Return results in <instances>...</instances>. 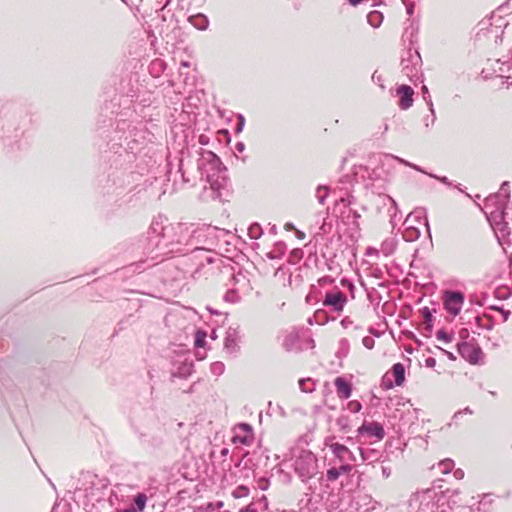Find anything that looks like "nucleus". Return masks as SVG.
Here are the masks:
<instances>
[{
	"instance_id": "f257e3e1",
	"label": "nucleus",
	"mask_w": 512,
	"mask_h": 512,
	"mask_svg": "<svg viewBox=\"0 0 512 512\" xmlns=\"http://www.w3.org/2000/svg\"><path fill=\"white\" fill-rule=\"evenodd\" d=\"M162 215L153 218L140 245L152 261L169 254H188L190 249V224L167 223Z\"/></svg>"
},
{
	"instance_id": "f03ea898",
	"label": "nucleus",
	"mask_w": 512,
	"mask_h": 512,
	"mask_svg": "<svg viewBox=\"0 0 512 512\" xmlns=\"http://www.w3.org/2000/svg\"><path fill=\"white\" fill-rule=\"evenodd\" d=\"M509 199V182L504 181L499 192L491 194L485 199L484 208L482 209L505 253H507L505 248L506 238L510 235L508 224L505 222V209Z\"/></svg>"
},
{
	"instance_id": "7ed1b4c3",
	"label": "nucleus",
	"mask_w": 512,
	"mask_h": 512,
	"mask_svg": "<svg viewBox=\"0 0 512 512\" xmlns=\"http://www.w3.org/2000/svg\"><path fill=\"white\" fill-rule=\"evenodd\" d=\"M207 264H216L222 280H227L225 285L227 291L224 294V300L229 303H238L242 294L251 290L250 280L246 272L234 266L230 259H223L221 256H208Z\"/></svg>"
},
{
	"instance_id": "20e7f679",
	"label": "nucleus",
	"mask_w": 512,
	"mask_h": 512,
	"mask_svg": "<svg viewBox=\"0 0 512 512\" xmlns=\"http://www.w3.org/2000/svg\"><path fill=\"white\" fill-rule=\"evenodd\" d=\"M190 232L192 234L190 235L191 253L204 251L207 254L205 259L210 255L219 256L213 250L221 241L228 243L226 237L230 235L227 230L211 225L190 224Z\"/></svg>"
},
{
	"instance_id": "39448f33",
	"label": "nucleus",
	"mask_w": 512,
	"mask_h": 512,
	"mask_svg": "<svg viewBox=\"0 0 512 512\" xmlns=\"http://www.w3.org/2000/svg\"><path fill=\"white\" fill-rule=\"evenodd\" d=\"M201 176L205 177L212 191L213 198L221 197V190L228 184L227 168L212 151H206L198 163Z\"/></svg>"
},
{
	"instance_id": "423d86ee",
	"label": "nucleus",
	"mask_w": 512,
	"mask_h": 512,
	"mask_svg": "<svg viewBox=\"0 0 512 512\" xmlns=\"http://www.w3.org/2000/svg\"><path fill=\"white\" fill-rule=\"evenodd\" d=\"M393 160L385 159V154L379 156L370 162V165H360L355 168L354 175L364 182L367 189H371L373 193L382 194L388 180L389 172L385 168L389 166Z\"/></svg>"
},
{
	"instance_id": "0eeeda50",
	"label": "nucleus",
	"mask_w": 512,
	"mask_h": 512,
	"mask_svg": "<svg viewBox=\"0 0 512 512\" xmlns=\"http://www.w3.org/2000/svg\"><path fill=\"white\" fill-rule=\"evenodd\" d=\"M142 126V123H138ZM116 133L119 135V145L124 147L125 150L131 152L135 149V145L140 142L141 134L143 133L142 127L133 125V122L128 119H119L116 124Z\"/></svg>"
},
{
	"instance_id": "6e6552de",
	"label": "nucleus",
	"mask_w": 512,
	"mask_h": 512,
	"mask_svg": "<svg viewBox=\"0 0 512 512\" xmlns=\"http://www.w3.org/2000/svg\"><path fill=\"white\" fill-rule=\"evenodd\" d=\"M294 470L303 482L313 478L318 471V460L308 450H301L294 461Z\"/></svg>"
},
{
	"instance_id": "1a4fd4ad",
	"label": "nucleus",
	"mask_w": 512,
	"mask_h": 512,
	"mask_svg": "<svg viewBox=\"0 0 512 512\" xmlns=\"http://www.w3.org/2000/svg\"><path fill=\"white\" fill-rule=\"evenodd\" d=\"M421 63V57L417 51L408 50L402 58V72L411 82L421 80Z\"/></svg>"
},
{
	"instance_id": "9d476101",
	"label": "nucleus",
	"mask_w": 512,
	"mask_h": 512,
	"mask_svg": "<svg viewBox=\"0 0 512 512\" xmlns=\"http://www.w3.org/2000/svg\"><path fill=\"white\" fill-rule=\"evenodd\" d=\"M440 495L433 489L416 494L414 501L418 502V509L416 512H436L438 503L441 501Z\"/></svg>"
},
{
	"instance_id": "9b49d317",
	"label": "nucleus",
	"mask_w": 512,
	"mask_h": 512,
	"mask_svg": "<svg viewBox=\"0 0 512 512\" xmlns=\"http://www.w3.org/2000/svg\"><path fill=\"white\" fill-rule=\"evenodd\" d=\"M465 296L461 291L447 290L443 293L444 308L448 313L457 316L464 304Z\"/></svg>"
},
{
	"instance_id": "f8f14e48",
	"label": "nucleus",
	"mask_w": 512,
	"mask_h": 512,
	"mask_svg": "<svg viewBox=\"0 0 512 512\" xmlns=\"http://www.w3.org/2000/svg\"><path fill=\"white\" fill-rule=\"evenodd\" d=\"M405 381V367L402 363H395L389 372L382 378V386L385 389H392L394 386H401Z\"/></svg>"
},
{
	"instance_id": "ddd939ff",
	"label": "nucleus",
	"mask_w": 512,
	"mask_h": 512,
	"mask_svg": "<svg viewBox=\"0 0 512 512\" xmlns=\"http://www.w3.org/2000/svg\"><path fill=\"white\" fill-rule=\"evenodd\" d=\"M413 221H416L418 222L419 224H424L427 229L429 230V224H428V219L426 216H421V215H414L413 213H410L403 225L405 226V230L403 232V238L405 239V241H408V242H412V241H415L419 238L420 236V230L415 227V226H410V222H413Z\"/></svg>"
},
{
	"instance_id": "4468645a",
	"label": "nucleus",
	"mask_w": 512,
	"mask_h": 512,
	"mask_svg": "<svg viewBox=\"0 0 512 512\" xmlns=\"http://www.w3.org/2000/svg\"><path fill=\"white\" fill-rule=\"evenodd\" d=\"M457 351L470 364H478L483 355L482 349L477 343L466 341L457 344Z\"/></svg>"
},
{
	"instance_id": "2eb2a0df",
	"label": "nucleus",
	"mask_w": 512,
	"mask_h": 512,
	"mask_svg": "<svg viewBox=\"0 0 512 512\" xmlns=\"http://www.w3.org/2000/svg\"><path fill=\"white\" fill-rule=\"evenodd\" d=\"M133 429L143 447L155 450L162 446L164 438L161 434L145 432L136 425H133Z\"/></svg>"
},
{
	"instance_id": "dca6fc26",
	"label": "nucleus",
	"mask_w": 512,
	"mask_h": 512,
	"mask_svg": "<svg viewBox=\"0 0 512 512\" xmlns=\"http://www.w3.org/2000/svg\"><path fill=\"white\" fill-rule=\"evenodd\" d=\"M347 302V296L342 291L335 290L325 294V297L322 300V305L324 307H329L334 312L340 313L343 311Z\"/></svg>"
},
{
	"instance_id": "f3484780",
	"label": "nucleus",
	"mask_w": 512,
	"mask_h": 512,
	"mask_svg": "<svg viewBox=\"0 0 512 512\" xmlns=\"http://www.w3.org/2000/svg\"><path fill=\"white\" fill-rule=\"evenodd\" d=\"M357 433L359 436L367 435L370 438H376L382 440L385 436L383 425L379 422H364L358 429Z\"/></svg>"
},
{
	"instance_id": "a211bd4d",
	"label": "nucleus",
	"mask_w": 512,
	"mask_h": 512,
	"mask_svg": "<svg viewBox=\"0 0 512 512\" xmlns=\"http://www.w3.org/2000/svg\"><path fill=\"white\" fill-rule=\"evenodd\" d=\"M335 459L338 460L339 463L346 462H355L356 457L352 453V451L343 444L340 443H331L327 444Z\"/></svg>"
},
{
	"instance_id": "6ab92c4d",
	"label": "nucleus",
	"mask_w": 512,
	"mask_h": 512,
	"mask_svg": "<svg viewBox=\"0 0 512 512\" xmlns=\"http://www.w3.org/2000/svg\"><path fill=\"white\" fill-rule=\"evenodd\" d=\"M254 440L252 426L248 423H240L236 427V433L233 436L234 443L250 445Z\"/></svg>"
},
{
	"instance_id": "aec40b11",
	"label": "nucleus",
	"mask_w": 512,
	"mask_h": 512,
	"mask_svg": "<svg viewBox=\"0 0 512 512\" xmlns=\"http://www.w3.org/2000/svg\"><path fill=\"white\" fill-rule=\"evenodd\" d=\"M355 202V198L348 194L347 197H342L339 200V203L342 204L344 207H347V211H343L342 215L344 218H346L351 224L358 228L359 227V219L361 218V215L354 209H351L350 206Z\"/></svg>"
},
{
	"instance_id": "412c9836",
	"label": "nucleus",
	"mask_w": 512,
	"mask_h": 512,
	"mask_svg": "<svg viewBox=\"0 0 512 512\" xmlns=\"http://www.w3.org/2000/svg\"><path fill=\"white\" fill-rule=\"evenodd\" d=\"M397 95L400 96L399 107L402 110H407L413 105V89L408 85H401L397 88Z\"/></svg>"
},
{
	"instance_id": "4be33fe9",
	"label": "nucleus",
	"mask_w": 512,
	"mask_h": 512,
	"mask_svg": "<svg viewBox=\"0 0 512 512\" xmlns=\"http://www.w3.org/2000/svg\"><path fill=\"white\" fill-rule=\"evenodd\" d=\"M224 348L230 354L238 351V331L235 328H229L224 339Z\"/></svg>"
},
{
	"instance_id": "5701e85b",
	"label": "nucleus",
	"mask_w": 512,
	"mask_h": 512,
	"mask_svg": "<svg viewBox=\"0 0 512 512\" xmlns=\"http://www.w3.org/2000/svg\"><path fill=\"white\" fill-rule=\"evenodd\" d=\"M339 398L348 399L352 394V385L343 377H337L334 381Z\"/></svg>"
},
{
	"instance_id": "b1692460",
	"label": "nucleus",
	"mask_w": 512,
	"mask_h": 512,
	"mask_svg": "<svg viewBox=\"0 0 512 512\" xmlns=\"http://www.w3.org/2000/svg\"><path fill=\"white\" fill-rule=\"evenodd\" d=\"M388 202L390 207L388 212L390 214V223L393 227H395L401 221V214L398 209V205L396 201L389 195H384L383 203L386 204Z\"/></svg>"
},
{
	"instance_id": "393cba45",
	"label": "nucleus",
	"mask_w": 512,
	"mask_h": 512,
	"mask_svg": "<svg viewBox=\"0 0 512 512\" xmlns=\"http://www.w3.org/2000/svg\"><path fill=\"white\" fill-rule=\"evenodd\" d=\"M359 450L363 462L367 464L382 461L383 454L379 450L373 448H359Z\"/></svg>"
},
{
	"instance_id": "a878e982",
	"label": "nucleus",
	"mask_w": 512,
	"mask_h": 512,
	"mask_svg": "<svg viewBox=\"0 0 512 512\" xmlns=\"http://www.w3.org/2000/svg\"><path fill=\"white\" fill-rule=\"evenodd\" d=\"M189 22L198 30L204 31L209 25L208 18L203 14H197L189 17Z\"/></svg>"
},
{
	"instance_id": "bb28decb",
	"label": "nucleus",
	"mask_w": 512,
	"mask_h": 512,
	"mask_svg": "<svg viewBox=\"0 0 512 512\" xmlns=\"http://www.w3.org/2000/svg\"><path fill=\"white\" fill-rule=\"evenodd\" d=\"M420 314L424 320V330L427 333H431L433 329V315L429 307H423L420 309Z\"/></svg>"
},
{
	"instance_id": "cd10ccee",
	"label": "nucleus",
	"mask_w": 512,
	"mask_h": 512,
	"mask_svg": "<svg viewBox=\"0 0 512 512\" xmlns=\"http://www.w3.org/2000/svg\"><path fill=\"white\" fill-rule=\"evenodd\" d=\"M421 93H422V98L426 102L427 106L429 107L430 113H431V124H434L435 120H436V114H435L432 98H431L428 87L423 85L421 87Z\"/></svg>"
},
{
	"instance_id": "c85d7f7f",
	"label": "nucleus",
	"mask_w": 512,
	"mask_h": 512,
	"mask_svg": "<svg viewBox=\"0 0 512 512\" xmlns=\"http://www.w3.org/2000/svg\"><path fill=\"white\" fill-rule=\"evenodd\" d=\"M383 14L380 11L374 10L368 13L367 22L374 28H378L383 22Z\"/></svg>"
},
{
	"instance_id": "c756f323",
	"label": "nucleus",
	"mask_w": 512,
	"mask_h": 512,
	"mask_svg": "<svg viewBox=\"0 0 512 512\" xmlns=\"http://www.w3.org/2000/svg\"><path fill=\"white\" fill-rule=\"evenodd\" d=\"M385 159L397 161L398 163L408 166L418 172L427 174L420 166L410 163L409 161H407L403 158H400L398 156H395L392 154H385Z\"/></svg>"
},
{
	"instance_id": "7c9ffc66",
	"label": "nucleus",
	"mask_w": 512,
	"mask_h": 512,
	"mask_svg": "<svg viewBox=\"0 0 512 512\" xmlns=\"http://www.w3.org/2000/svg\"><path fill=\"white\" fill-rule=\"evenodd\" d=\"M192 370H193L192 362H183L181 364V366H179L178 370L173 373V376L185 378L192 373Z\"/></svg>"
},
{
	"instance_id": "2f4dec72",
	"label": "nucleus",
	"mask_w": 512,
	"mask_h": 512,
	"mask_svg": "<svg viewBox=\"0 0 512 512\" xmlns=\"http://www.w3.org/2000/svg\"><path fill=\"white\" fill-rule=\"evenodd\" d=\"M329 191H330L329 187L325 186V185H319L316 188V198H317L319 204H321V205L325 204V201L329 195Z\"/></svg>"
},
{
	"instance_id": "473e14b6",
	"label": "nucleus",
	"mask_w": 512,
	"mask_h": 512,
	"mask_svg": "<svg viewBox=\"0 0 512 512\" xmlns=\"http://www.w3.org/2000/svg\"><path fill=\"white\" fill-rule=\"evenodd\" d=\"M147 502V496L144 493H138L134 497V507L138 510V512H141L145 509Z\"/></svg>"
},
{
	"instance_id": "72a5a7b5",
	"label": "nucleus",
	"mask_w": 512,
	"mask_h": 512,
	"mask_svg": "<svg viewBox=\"0 0 512 512\" xmlns=\"http://www.w3.org/2000/svg\"><path fill=\"white\" fill-rule=\"evenodd\" d=\"M349 349H350V344H349L348 339L342 338L339 341V349L336 353L337 357H339V358L346 357L349 353Z\"/></svg>"
},
{
	"instance_id": "f704fd0d",
	"label": "nucleus",
	"mask_w": 512,
	"mask_h": 512,
	"mask_svg": "<svg viewBox=\"0 0 512 512\" xmlns=\"http://www.w3.org/2000/svg\"><path fill=\"white\" fill-rule=\"evenodd\" d=\"M248 234L250 236L251 239H258L261 237L262 235V228L260 227L259 224L255 223V224H252L249 228H248Z\"/></svg>"
},
{
	"instance_id": "c9c22d12",
	"label": "nucleus",
	"mask_w": 512,
	"mask_h": 512,
	"mask_svg": "<svg viewBox=\"0 0 512 512\" xmlns=\"http://www.w3.org/2000/svg\"><path fill=\"white\" fill-rule=\"evenodd\" d=\"M395 249V243L393 240L384 241L381 245V251L385 256H389L393 253Z\"/></svg>"
},
{
	"instance_id": "e433bc0d",
	"label": "nucleus",
	"mask_w": 512,
	"mask_h": 512,
	"mask_svg": "<svg viewBox=\"0 0 512 512\" xmlns=\"http://www.w3.org/2000/svg\"><path fill=\"white\" fill-rule=\"evenodd\" d=\"M206 332L203 330H197L195 335V346L196 347H204L206 344Z\"/></svg>"
},
{
	"instance_id": "4c0bfd02",
	"label": "nucleus",
	"mask_w": 512,
	"mask_h": 512,
	"mask_svg": "<svg viewBox=\"0 0 512 512\" xmlns=\"http://www.w3.org/2000/svg\"><path fill=\"white\" fill-rule=\"evenodd\" d=\"M454 467V462L451 459L442 460L439 463V468L443 474L449 473Z\"/></svg>"
},
{
	"instance_id": "58836bf2",
	"label": "nucleus",
	"mask_w": 512,
	"mask_h": 512,
	"mask_svg": "<svg viewBox=\"0 0 512 512\" xmlns=\"http://www.w3.org/2000/svg\"><path fill=\"white\" fill-rule=\"evenodd\" d=\"M211 373L215 376H220L224 373L225 366L222 362H214L210 367Z\"/></svg>"
},
{
	"instance_id": "ea45409f",
	"label": "nucleus",
	"mask_w": 512,
	"mask_h": 512,
	"mask_svg": "<svg viewBox=\"0 0 512 512\" xmlns=\"http://www.w3.org/2000/svg\"><path fill=\"white\" fill-rule=\"evenodd\" d=\"M85 477L89 480V483H91V485H92L89 488L88 487L84 488V490L86 492V496H94L95 494H94L93 486L95 485V481L97 480V477H96V475H92L89 473Z\"/></svg>"
},
{
	"instance_id": "a19ab883",
	"label": "nucleus",
	"mask_w": 512,
	"mask_h": 512,
	"mask_svg": "<svg viewBox=\"0 0 512 512\" xmlns=\"http://www.w3.org/2000/svg\"><path fill=\"white\" fill-rule=\"evenodd\" d=\"M340 476L339 470L337 467H331L326 472L327 481L333 482L336 481Z\"/></svg>"
},
{
	"instance_id": "79ce46f5",
	"label": "nucleus",
	"mask_w": 512,
	"mask_h": 512,
	"mask_svg": "<svg viewBox=\"0 0 512 512\" xmlns=\"http://www.w3.org/2000/svg\"><path fill=\"white\" fill-rule=\"evenodd\" d=\"M436 337L438 340L444 341L446 343H449L453 339V335L445 331L444 329H440L436 333Z\"/></svg>"
},
{
	"instance_id": "37998d69",
	"label": "nucleus",
	"mask_w": 512,
	"mask_h": 512,
	"mask_svg": "<svg viewBox=\"0 0 512 512\" xmlns=\"http://www.w3.org/2000/svg\"><path fill=\"white\" fill-rule=\"evenodd\" d=\"M296 339H297V336L293 335V334H290L285 338L284 347H285L286 351L293 350V345H294V342L296 341Z\"/></svg>"
},
{
	"instance_id": "c03bdc74",
	"label": "nucleus",
	"mask_w": 512,
	"mask_h": 512,
	"mask_svg": "<svg viewBox=\"0 0 512 512\" xmlns=\"http://www.w3.org/2000/svg\"><path fill=\"white\" fill-rule=\"evenodd\" d=\"M352 462L340 463L338 467L339 473L341 474H349L353 470Z\"/></svg>"
},
{
	"instance_id": "a18cd8bd",
	"label": "nucleus",
	"mask_w": 512,
	"mask_h": 512,
	"mask_svg": "<svg viewBox=\"0 0 512 512\" xmlns=\"http://www.w3.org/2000/svg\"><path fill=\"white\" fill-rule=\"evenodd\" d=\"M165 68V64L162 60L156 59L151 63V69L157 70L158 72L163 71Z\"/></svg>"
},
{
	"instance_id": "49530a36",
	"label": "nucleus",
	"mask_w": 512,
	"mask_h": 512,
	"mask_svg": "<svg viewBox=\"0 0 512 512\" xmlns=\"http://www.w3.org/2000/svg\"><path fill=\"white\" fill-rule=\"evenodd\" d=\"M372 81L374 83H376L377 85H379L381 88H384V80H383V77L381 74H378L377 71H375L373 74H372Z\"/></svg>"
},
{
	"instance_id": "de8ad7c7",
	"label": "nucleus",
	"mask_w": 512,
	"mask_h": 512,
	"mask_svg": "<svg viewBox=\"0 0 512 512\" xmlns=\"http://www.w3.org/2000/svg\"><path fill=\"white\" fill-rule=\"evenodd\" d=\"M320 286L331 285L334 283V279L331 276H324L318 280Z\"/></svg>"
},
{
	"instance_id": "09e8293b",
	"label": "nucleus",
	"mask_w": 512,
	"mask_h": 512,
	"mask_svg": "<svg viewBox=\"0 0 512 512\" xmlns=\"http://www.w3.org/2000/svg\"><path fill=\"white\" fill-rule=\"evenodd\" d=\"M362 343L366 348L372 349L374 347L375 341L373 338L366 336L362 339Z\"/></svg>"
},
{
	"instance_id": "8fccbe9b",
	"label": "nucleus",
	"mask_w": 512,
	"mask_h": 512,
	"mask_svg": "<svg viewBox=\"0 0 512 512\" xmlns=\"http://www.w3.org/2000/svg\"><path fill=\"white\" fill-rule=\"evenodd\" d=\"M244 124H245V118H244V116H243V115H239V117H238V123H237V125H236V127H235V132H236V133L241 132V131L243 130V128H244Z\"/></svg>"
},
{
	"instance_id": "3c124183",
	"label": "nucleus",
	"mask_w": 512,
	"mask_h": 512,
	"mask_svg": "<svg viewBox=\"0 0 512 512\" xmlns=\"http://www.w3.org/2000/svg\"><path fill=\"white\" fill-rule=\"evenodd\" d=\"M340 324L343 328L347 329L353 326V321L350 317L346 316L341 320Z\"/></svg>"
},
{
	"instance_id": "603ef678",
	"label": "nucleus",
	"mask_w": 512,
	"mask_h": 512,
	"mask_svg": "<svg viewBox=\"0 0 512 512\" xmlns=\"http://www.w3.org/2000/svg\"><path fill=\"white\" fill-rule=\"evenodd\" d=\"M458 494V490H451V489H447L445 492H442L440 497L441 499H444L446 497H453L454 495H457Z\"/></svg>"
},
{
	"instance_id": "864d4df0",
	"label": "nucleus",
	"mask_w": 512,
	"mask_h": 512,
	"mask_svg": "<svg viewBox=\"0 0 512 512\" xmlns=\"http://www.w3.org/2000/svg\"><path fill=\"white\" fill-rule=\"evenodd\" d=\"M463 415V412H461L460 410L457 411L456 413H454L453 417H452V422H450L448 424V426H452L453 424L457 425L458 424V420L460 419V417Z\"/></svg>"
},
{
	"instance_id": "5fc2aeb1",
	"label": "nucleus",
	"mask_w": 512,
	"mask_h": 512,
	"mask_svg": "<svg viewBox=\"0 0 512 512\" xmlns=\"http://www.w3.org/2000/svg\"><path fill=\"white\" fill-rule=\"evenodd\" d=\"M350 407L353 412H359L362 408V405L359 401H352L350 402Z\"/></svg>"
},
{
	"instance_id": "6e6d98bb",
	"label": "nucleus",
	"mask_w": 512,
	"mask_h": 512,
	"mask_svg": "<svg viewBox=\"0 0 512 512\" xmlns=\"http://www.w3.org/2000/svg\"><path fill=\"white\" fill-rule=\"evenodd\" d=\"M492 309L500 310L502 312L504 321H507L511 314V312L509 310H503L501 307L493 306Z\"/></svg>"
},
{
	"instance_id": "4d7b16f0",
	"label": "nucleus",
	"mask_w": 512,
	"mask_h": 512,
	"mask_svg": "<svg viewBox=\"0 0 512 512\" xmlns=\"http://www.w3.org/2000/svg\"><path fill=\"white\" fill-rule=\"evenodd\" d=\"M216 509L212 504H208L206 507H200L196 512H215Z\"/></svg>"
},
{
	"instance_id": "13d9d810",
	"label": "nucleus",
	"mask_w": 512,
	"mask_h": 512,
	"mask_svg": "<svg viewBox=\"0 0 512 512\" xmlns=\"http://www.w3.org/2000/svg\"><path fill=\"white\" fill-rule=\"evenodd\" d=\"M425 365L429 368H433L436 366V359L433 358V357H428L426 360H425Z\"/></svg>"
},
{
	"instance_id": "bf43d9fd",
	"label": "nucleus",
	"mask_w": 512,
	"mask_h": 512,
	"mask_svg": "<svg viewBox=\"0 0 512 512\" xmlns=\"http://www.w3.org/2000/svg\"><path fill=\"white\" fill-rule=\"evenodd\" d=\"M430 177H433V178H436L438 179L440 182H442L443 184H446V185H451V183L449 182L448 178L446 176H442V177H438L436 175H433V174H428Z\"/></svg>"
},
{
	"instance_id": "052dcab7",
	"label": "nucleus",
	"mask_w": 512,
	"mask_h": 512,
	"mask_svg": "<svg viewBox=\"0 0 512 512\" xmlns=\"http://www.w3.org/2000/svg\"><path fill=\"white\" fill-rule=\"evenodd\" d=\"M239 512H258L254 504H249L245 508H242Z\"/></svg>"
},
{
	"instance_id": "680f3d73",
	"label": "nucleus",
	"mask_w": 512,
	"mask_h": 512,
	"mask_svg": "<svg viewBox=\"0 0 512 512\" xmlns=\"http://www.w3.org/2000/svg\"><path fill=\"white\" fill-rule=\"evenodd\" d=\"M381 471H382V476H383L384 478H389V477H390V475H391V469H390L389 467L382 466Z\"/></svg>"
},
{
	"instance_id": "e2e57ef3",
	"label": "nucleus",
	"mask_w": 512,
	"mask_h": 512,
	"mask_svg": "<svg viewBox=\"0 0 512 512\" xmlns=\"http://www.w3.org/2000/svg\"><path fill=\"white\" fill-rule=\"evenodd\" d=\"M474 322H475V325H476L477 328L482 329V327L484 325V321H483V319L480 316H476L474 318Z\"/></svg>"
},
{
	"instance_id": "0e129e2a",
	"label": "nucleus",
	"mask_w": 512,
	"mask_h": 512,
	"mask_svg": "<svg viewBox=\"0 0 512 512\" xmlns=\"http://www.w3.org/2000/svg\"><path fill=\"white\" fill-rule=\"evenodd\" d=\"M405 6H406L407 14L411 16L413 14V12H414V3L413 2H408V3L405 4Z\"/></svg>"
},
{
	"instance_id": "69168bd1",
	"label": "nucleus",
	"mask_w": 512,
	"mask_h": 512,
	"mask_svg": "<svg viewBox=\"0 0 512 512\" xmlns=\"http://www.w3.org/2000/svg\"><path fill=\"white\" fill-rule=\"evenodd\" d=\"M308 381H309V379H308V380H305V379H301V380H299V386H300V388H301V390H302L303 392H309V391H311V389H309V388H307V387H304V384H306Z\"/></svg>"
},
{
	"instance_id": "338daca9",
	"label": "nucleus",
	"mask_w": 512,
	"mask_h": 512,
	"mask_svg": "<svg viewBox=\"0 0 512 512\" xmlns=\"http://www.w3.org/2000/svg\"><path fill=\"white\" fill-rule=\"evenodd\" d=\"M454 477L458 480L462 479L464 477V471L461 469H457L454 471Z\"/></svg>"
},
{
	"instance_id": "774afa93",
	"label": "nucleus",
	"mask_w": 512,
	"mask_h": 512,
	"mask_svg": "<svg viewBox=\"0 0 512 512\" xmlns=\"http://www.w3.org/2000/svg\"><path fill=\"white\" fill-rule=\"evenodd\" d=\"M117 512H138V510L134 506H131L125 509L117 510Z\"/></svg>"
}]
</instances>
